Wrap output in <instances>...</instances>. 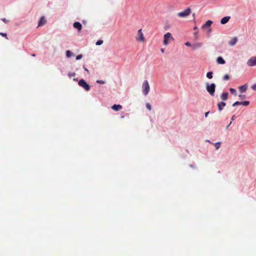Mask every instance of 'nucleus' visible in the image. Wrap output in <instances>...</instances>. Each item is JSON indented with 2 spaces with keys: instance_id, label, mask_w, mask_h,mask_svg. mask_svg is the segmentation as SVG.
Masks as SVG:
<instances>
[{
  "instance_id": "nucleus-12",
  "label": "nucleus",
  "mask_w": 256,
  "mask_h": 256,
  "mask_svg": "<svg viewBox=\"0 0 256 256\" xmlns=\"http://www.w3.org/2000/svg\"><path fill=\"white\" fill-rule=\"evenodd\" d=\"M122 107L120 104H114L112 106V108L116 112L122 109Z\"/></svg>"
},
{
  "instance_id": "nucleus-31",
  "label": "nucleus",
  "mask_w": 256,
  "mask_h": 256,
  "mask_svg": "<svg viewBox=\"0 0 256 256\" xmlns=\"http://www.w3.org/2000/svg\"><path fill=\"white\" fill-rule=\"evenodd\" d=\"M82 54H78V56H76V60H79L81 59L82 58Z\"/></svg>"
},
{
  "instance_id": "nucleus-19",
  "label": "nucleus",
  "mask_w": 256,
  "mask_h": 256,
  "mask_svg": "<svg viewBox=\"0 0 256 256\" xmlns=\"http://www.w3.org/2000/svg\"><path fill=\"white\" fill-rule=\"evenodd\" d=\"M206 77L209 79H212L213 77V72H207Z\"/></svg>"
},
{
  "instance_id": "nucleus-29",
  "label": "nucleus",
  "mask_w": 256,
  "mask_h": 256,
  "mask_svg": "<svg viewBox=\"0 0 256 256\" xmlns=\"http://www.w3.org/2000/svg\"><path fill=\"white\" fill-rule=\"evenodd\" d=\"M0 35L6 38V39H8V37H7V34H6V33H3V32H0Z\"/></svg>"
},
{
  "instance_id": "nucleus-20",
  "label": "nucleus",
  "mask_w": 256,
  "mask_h": 256,
  "mask_svg": "<svg viewBox=\"0 0 256 256\" xmlns=\"http://www.w3.org/2000/svg\"><path fill=\"white\" fill-rule=\"evenodd\" d=\"M230 91L232 94L234 96H236L237 94L236 90L233 88H230Z\"/></svg>"
},
{
  "instance_id": "nucleus-11",
  "label": "nucleus",
  "mask_w": 256,
  "mask_h": 256,
  "mask_svg": "<svg viewBox=\"0 0 256 256\" xmlns=\"http://www.w3.org/2000/svg\"><path fill=\"white\" fill-rule=\"evenodd\" d=\"M230 18V16H224V17L223 18H222L221 19L220 23L222 24H226L229 21Z\"/></svg>"
},
{
  "instance_id": "nucleus-28",
  "label": "nucleus",
  "mask_w": 256,
  "mask_h": 256,
  "mask_svg": "<svg viewBox=\"0 0 256 256\" xmlns=\"http://www.w3.org/2000/svg\"><path fill=\"white\" fill-rule=\"evenodd\" d=\"M102 43H103L102 40H98L96 42V45L100 46V45L102 44Z\"/></svg>"
},
{
  "instance_id": "nucleus-33",
  "label": "nucleus",
  "mask_w": 256,
  "mask_h": 256,
  "mask_svg": "<svg viewBox=\"0 0 256 256\" xmlns=\"http://www.w3.org/2000/svg\"><path fill=\"white\" fill-rule=\"evenodd\" d=\"M96 82L98 84H104V82L102 80H98L96 81Z\"/></svg>"
},
{
  "instance_id": "nucleus-25",
  "label": "nucleus",
  "mask_w": 256,
  "mask_h": 256,
  "mask_svg": "<svg viewBox=\"0 0 256 256\" xmlns=\"http://www.w3.org/2000/svg\"><path fill=\"white\" fill-rule=\"evenodd\" d=\"M223 79H224V80H228L230 79V76H229L228 74H225L223 77Z\"/></svg>"
},
{
  "instance_id": "nucleus-42",
  "label": "nucleus",
  "mask_w": 256,
  "mask_h": 256,
  "mask_svg": "<svg viewBox=\"0 0 256 256\" xmlns=\"http://www.w3.org/2000/svg\"><path fill=\"white\" fill-rule=\"evenodd\" d=\"M160 50H161V52H164V48H161Z\"/></svg>"
},
{
  "instance_id": "nucleus-27",
  "label": "nucleus",
  "mask_w": 256,
  "mask_h": 256,
  "mask_svg": "<svg viewBox=\"0 0 256 256\" xmlns=\"http://www.w3.org/2000/svg\"><path fill=\"white\" fill-rule=\"evenodd\" d=\"M146 108L149 110H152V106L150 104L146 103Z\"/></svg>"
},
{
  "instance_id": "nucleus-3",
  "label": "nucleus",
  "mask_w": 256,
  "mask_h": 256,
  "mask_svg": "<svg viewBox=\"0 0 256 256\" xmlns=\"http://www.w3.org/2000/svg\"><path fill=\"white\" fill-rule=\"evenodd\" d=\"M174 38L172 37V34L168 32L166 33L164 36V44L165 46H167L171 40H174Z\"/></svg>"
},
{
  "instance_id": "nucleus-23",
  "label": "nucleus",
  "mask_w": 256,
  "mask_h": 256,
  "mask_svg": "<svg viewBox=\"0 0 256 256\" xmlns=\"http://www.w3.org/2000/svg\"><path fill=\"white\" fill-rule=\"evenodd\" d=\"M72 53L68 50L66 52V56L68 58H70L71 56Z\"/></svg>"
},
{
  "instance_id": "nucleus-15",
  "label": "nucleus",
  "mask_w": 256,
  "mask_h": 256,
  "mask_svg": "<svg viewBox=\"0 0 256 256\" xmlns=\"http://www.w3.org/2000/svg\"><path fill=\"white\" fill-rule=\"evenodd\" d=\"M228 92H223L220 95V98L222 100H226L228 98Z\"/></svg>"
},
{
  "instance_id": "nucleus-37",
  "label": "nucleus",
  "mask_w": 256,
  "mask_h": 256,
  "mask_svg": "<svg viewBox=\"0 0 256 256\" xmlns=\"http://www.w3.org/2000/svg\"><path fill=\"white\" fill-rule=\"evenodd\" d=\"M241 99H243L245 97V96L244 95H239L238 96Z\"/></svg>"
},
{
  "instance_id": "nucleus-18",
  "label": "nucleus",
  "mask_w": 256,
  "mask_h": 256,
  "mask_svg": "<svg viewBox=\"0 0 256 256\" xmlns=\"http://www.w3.org/2000/svg\"><path fill=\"white\" fill-rule=\"evenodd\" d=\"M212 24V22L210 20H208L205 23V24H204L203 26H202V28H206L207 26H211V24Z\"/></svg>"
},
{
  "instance_id": "nucleus-5",
  "label": "nucleus",
  "mask_w": 256,
  "mask_h": 256,
  "mask_svg": "<svg viewBox=\"0 0 256 256\" xmlns=\"http://www.w3.org/2000/svg\"><path fill=\"white\" fill-rule=\"evenodd\" d=\"M78 85L86 90V91H88L90 90V86L86 82L83 80H80L78 82Z\"/></svg>"
},
{
  "instance_id": "nucleus-10",
  "label": "nucleus",
  "mask_w": 256,
  "mask_h": 256,
  "mask_svg": "<svg viewBox=\"0 0 256 256\" xmlns=\"http://www.w3.org/2000/svg\"><path fill=\"white\" fill-rule=\"evenodd\" d=\"M248 86L247 84H245L243 86L238 87V90L240 92H244L248 89Z\"/></svg>"
},
{
  "instance_id": "nucleus-34",
  "label": "nucleus",
  "mask_w": 256,
  "mask_h": 256,
  "mask_svg": "<svg viewBox=\"0 0 256 256\" xmlns=\"http://www.w3.org/2000/svg\"><path fill=\"white\" fill-rule=\"evenodd\" d=\"M2 20L4 22V23H6H6H8V22H9V20H6V18H2Z\"/></svg>"
},
{
  "instance_id": "nucleus-9",
  "label": "nucleus",
  "mask_w": 256,
  "mask_h": 256,
  "mask_svg": "<svg viewBox=\"0 0 256 256\" xmlns=\"http://www.w3.org/2000/svg\"><path fill=\"white\" fill-rule=\"evenodd\" d=\"M202 43L201 42H196L192 46V48L193 50H196V49L200 48L202 46Z\"/></svg>"
},
{
  "instance_id": "nucleus-14",
  "label": "nucleus",
  "mask_w": 256,
  "mask_h": 256,
  "mask_svg": "<svg viewBox=\"0 0 256 256\" xmlns=\"http://www.w3.org/2000/svg\"><path fill=\"white\" fill-rule=\"evenodd\" d=\"M237 42H238L237 37H234L230 40L229 41L228 44L230 46H233Z\"/></svg>"
},
{
  "instance_id": "nucleus-1",
  "label": "nucleus",
  "mask_w": 256,
  "mask_h": 256,
  "mask_svg": "<svg viewBox=\"0 0 256 256\" xmlns=\"http://www.w3.org/2000/svg\"><path fill=\"white\" fill-rule=\"evenodd\" d=\"M216 88V86L214 83L211 84L207 83L206 84V90L211 96H214Z\"/></svg>"
},
{
  "instance_id": "nucleus-39",
  "label": "nucleus",
  "mask_w": 256,
  "mask_h": 256,
  "mask_svg": "<svg viewBox=\"0 0 256 256\" xmlns=\"http://www.w3.org/2000/svg\"><path fill=\"white\" fill-rule=\"evenodd\" d=\"M209 112H206V113H205V116H206V117H207V116H208V114Z\"/></svg>"
},
{
  "instance_id": "nucleus-22",
  "label": "nucleus",
  "mask_w": 256,
  "mask_h": 256,
  "mask_svg": "<svg viewBox=\"0 0 256 256\" xmlns=\"http://www.w3.org/2000/svg\"><path fill=\"white\" fill-rule=\"evenodd\" d=\"M198 31L197 30L195 32L194 34V38L195 40H197L198 38Z\"/></svg>"
},
{
  "instance_id": "nucleus-7",
  "label": "nucleus",
  "mask_w": 256,
  "mask_h": 256,
  "mask_svg": "<svg viewBox=\"0 0 256 256\" xmlns=\"http://www.w3.org/2000/svg\"><path fill=\"white\" fill-rule=\"evenodd\" d=\"M247 64L250 66H256V56L251 57L247 62Z\"/></svg>"
},
{
  "instance_id": "nucleus-24",
  "label": "nucleus",
  "mask_w": 256,
  "mask_h": 256,
  "mask_svg": "<svg viewBox=\"0 0 256 256\" xmlns=\"http://www.w3.org/2000/svg\"><path fill=\"white\" fill-rule=\"evenodd\" d=\"M242 104V103H241V102H238V101H237V102H234V103L233 104L232 106H236L242 105V104Z\"/></svg>"
},
{
  "instance_id": "nucleus-4",
  "label": "nucleus",
  "mask_w": 256,
  "mask_h": 256,
  "mask_svg": "<svg viewBox=\"0 0 256 256\" xmlns=\"http://www.w3.org/2000/svg\"><path fill=\"white\" fill-rule=\"evenodd\" d=\"M191 12V9L188 8L184 11L178 12L177 16L180 18H186L190 14Z\"/></svg>"
},
{
  "instance_id": "nucleus-45",
  "label": "nucleus",
  "mask_w": 256,
  "mask_h": 256,
  "mask_svg": "<svg viewBox=\"0 0 256 256\" xmlns=\"http://www.w3.org/2000/svg\"><path fill=\"white\" fill-rule=\"evenodd\" d=\"M211 30H211V28H210V29H209V30H208V32H211Z\"/></svg>"
},
{
  "instance_id": "nucleus-8",
  "label": "nucleus",
  "mask_w": 256,
  "mask_h": 256,
  "mask_svg": "<svg viewBox=\"0 0 256 256\" xmlns=\"http://www.w3.org/2000/svg\"><path fill=\"white\" fill-rule=\"evenodd\" d=\"M73 26L76 28L78 32H80L82 28V26L79 22H74L73 24Z\"/></svg>"
},
{
  "instance_id": "nucleus-16",
  "label": "nucleus",
  "mask_w": 256,
  "mask_h": 256,
  "mask_svg": "<svg viewBox=\"0 0 256 256\" xmlns=\"http://www.w3.org/2000/svg\"><path fill=\"white\" fill-rule=\"evenodd\" d=\"M216 62L218 64H224L226 63V62L225 60L223 59V58L221 56H219L217 58V60H216Z\"/></svg>"
},
{
  "instance_id": "nucleus-17",
  "label": "nucleus",
  "mask_w": 256,
  "mask_h": 256,
  "mask_svg": "<svg viewBox=\"0 0 256 256\" xmlns=\"http://www.w3.org/2000/svg\"><path fill=\"white\" fill-rule=\"evenodd\" d=\"M46 22V20L44 17V16L42 17L39 21L38 26H42Z\"/></svg>"
},
{
  "instance_id": "nucleus-44",
  "label": "nucleus",
  "mask_w": 256,
  "mask_h": 256,
  "mask_svg": "<svg viewBox=\"0 0 256 256\" xmlns=\"http://www.w3.org/2000/svg\"><path fill=\"white\" fill-rule=\"evenodd\" d=\"M74 80L76 81V80H78V79L77 78H74Z\"/></svg>"
},
{
  "instance_id": "nucleus-32",
  "label": "nucleus",
  "mask_w": 256,
  "mask_h": 256,
  "mask_svg": "<svg viewBox=\"0 0 256 256\" xmlns=\"http://www.w3.org/2000/svg\"><path fill=\"white\" fill-rule=\"evenodd\" d=\"M185 45L188 46H190L192 48V44L190 42H186L185 43Z\"/></svg>"
},
{
  "instance_id": "nucleus-38",
  "label": "nucleus",
  "mask_w": 256,
  "mask_h": 256,
  "mask_svg": "<svg viewBox=\"0 0 256 256\" xmlns=\"http://www.w3.org/2000/svg\"><path fill=\"white\" fill-rule=\"evenodd\" d=\"M235 118H236V116L234 115L232 117V120H235Z\"/></svg>"
},
{
  "instance_id": "nucleus-6",
  "label": "nucleus",
  "mask_w": 256,
  "mask_h": 256,
  "mask_svg": "<svg viewBox=\"0 0 256 256\" xmlns=\"http://www.w3.org/2000/svg\"><path fill=\"white\" fill-rule=\"evenodd\" d=\"M136 40L140 42H144L145 39L142 29H140L137 33V36L136 38Z\"/></svg>"
},
{
  "instance_id": "nucleus-30",
  "label": "nucleus",
  "mask_w": 256,
  "mask_h": 256,
  "mask_svg": "<svg viewBox=\"0 0 256 256\" xmlns=\"http://www.w3.org/2000/svg\"><path fill=\"white\" fill-rule=\"evenodd\" d=\"M76 76V73L75 72H70L68 74V76L70 78H72V76Z\"/></svg>"
},
{
  "instance_id": "nucleus-35",
  "label": "nucleus",
  "mask_w": 256,
  "mask_h": 256,
  "mask_svg": "<svg viewBox=\"0 0 256 256\" xmlns=\"http://www.w3.org/2000/svg\"><path fill=\"white\" fill-rule=\"evenodd\" d=\"M252 88L253 90H256V84H254L252 86Z\"/></svg>"
},
{
  "instance_id": "nucleus-2",
  "label": "nucleus",
  "mask_w": 256,
  "mask_h": 256,
  "mask_svg": "<svg viewBox=\"0 0 256 256\" xmlns=\"http://www.w3.org/2000/svg\"><path fill=\"white\" fill-rule=\"evenodd\" d=\"M142 90L143 94L146 96L150 90V86L148 80H146L143 82Z\"/></svg>"
},
{
  "instance_id": "nucleus-40",
  "label": "nucleus",
  "mask_w": 256,
  "mask_h": 256,
  "mask_svg": "<svg viewBox=\"0 0 256 256\" xmlns=\"http://www.w3.org/2000/svg\"><path fill=\"white\" fill-rule=\"evenodd\" d=\"M194 30H196V31H197V30H198V27H197V26H194Z\"/></svg>"
},
{
  "instance_id": "nucleus-41",
  "label": "nucleus",
  "mask_w": 256,
  "mask_h": 256,
  "mask_svg": "<svg viewBox=\"0 0 256 256\" xmlns=\"http://www.w3.org/2000/svg\"><path fill=\"white\" fill-rule=\"evenodd\" d=\"M232 122H231L229 124H228V126H226V128H228L232 124Z\"/></svg>"
},
{
  "instance_id": "nucleus-43",
  "label": "nucleus",
  "mask_w": 256,
  "mask_h": 256,
  "mask_svg": "<svg viewBox=\"0 0 256 256\" xmlns=\"http://www.w3.org/2000/svg\"><path fill=\"white\" fill-rule=\"evenodd\" d=\"M32 56H36V55H35V54H32Z\"/></svg>"
},
{
  "instance_id": "nucleus-26",
  "label": "nucleus",
  "mask_w": 256,
  "mask_h": 256,
  "mask_svg": "<svg viewBox=\"0 0 256 256\" xmlns=\"http://www.w3.org/2000/svg\"><path fill=\"white\" fill-rule=\"evenodd\" d=\"M215 146H216V150H218L220 147V142H216L215 144Z\"/></svg>"
},
{
  "instance_id": "nucleus-36",
  "label": "nucleus",
  "mask_w": 256,
  "mask_h": 256,
  "mask_svg": "<svg viewBox=\"0 0 256 256\" xmlns=\"http://www.w3.org/2000/svg\"><path fill=\"white\" fill-rule=\"evenodd\" d=\"M85 71H86L88 74H90L89 70L87 68H86L84 66H83Z\"/></svg>"
},
{
  "instance_id": "nucleus-13",
  "label": "nucleus",
  "mask_w": 256,
  "mask_h": 256,
  "mask_svg": "<svg viewBox=\"0 0 256 256\" xmlns=\"http://www.w3.org/2000/svg\"><path fill=\"white\" fill-rule=\"evenodd\" d=\"M226 104L224 102H220L218 104V109L219 111H221L223 110L224 106H225Z\"/></svg>"
},
{
  "instance_id": "nucleus-21",
  "label": "nucleus",
  "mask_w": 256,
  "mask_h": 256,
  "mask_svg": "<svg viewBox=\"0 0 256 256\" xmlns=\"http://www.w3.org/2000/svg\"><path fill=\"white\" fill-rule=\"evenodd\" d=\"M241 103H242L241 104L242 105L244 106H247L250 104V102L248 101V100H246V101L241 102Z\"/></svg>"
}]
</instances>
